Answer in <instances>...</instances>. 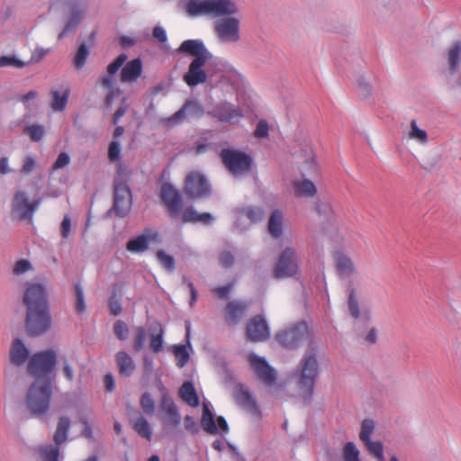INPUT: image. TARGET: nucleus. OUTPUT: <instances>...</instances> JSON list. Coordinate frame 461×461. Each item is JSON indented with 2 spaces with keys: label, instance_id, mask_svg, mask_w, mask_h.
Wrapping results in <instances>:
<instances>
[{
  "label": "nucleus",
  "instance_id": "obj_4",
  "mask_svg": "<svg viewBox=\"0 0 461 461\" xmlns=\"http://www.w3.org/2000/svg\"><path fill=\"white\" fill-rule=\"evenodd\" d=\"M185 8L191 17L200 15L222 17L235 15L240 11L233 0H188Z\"/></svg>",
  "mask_w": 461,
  "mask_h": 461
},
{
  "label": "nucleus",
  "instance_id": "obj_48",
  "mask_svg": "<svg viewBox=\"0 0 461 461\" xmlns=\"http://www.w3.org/2000/svg\"><path fill=\"white\" fill-rule=\"evenodd\" d=\"M23 132L28 134L32 141L39 142L45 134V127L41 124H32L25 127Z\"/></svg>",
  "mask_w": 461,
  "mask_h": 461
},
{
  "label": "nucleus",
  "instance_id": "obj_14",
  "mask_svg": "<svg viewBox=\"0 0 461 461\" xmlns=\"http://www.w3.org/2000/svg\"><path fill=\"white\" fill-rule=\"evenodd\" d=\"M247 339L251 342L266 341L270 337V329L265 317L258 314L248 321L246 325Z\"/></svg>",
  "mask_w": 461,
  "mask_h": 461
},
{
  "label": "nucleus",
  "instance_id": "obj_54",
  "mask_svg": "<svg viewBox=\"0 0 461 461\" xmlns=\"http://www.w3.org/2000/svg\"><path fill=\"white\" fill-rule=\"evenodd\" d=\"M74 294L76 298V310L78 313H82L86 311V303L84 290L80 284L74 285Z\"/></svg>",
  "mask_w": 461,
  "mask_h": 461
},
{
  "label": "nucleus",
  "instance_id": "obj_27",
  "mask_svg": "<svg viewBox=\"0 0 461 461\" xmlns=\"http://www.w3.org/2000/svg\"><path fill=\"white\" fill-rule=\"evenodd\" d=\"M283 223H284V214L278 210L275 209L268 219L267 222V230L269 235L273 239H279L283 235Z\"/></svg>",
  "mask_w": 461,
  "mask_h": 461
},
{
  "label": "nucleus",
  "instance_id": "obj_47",
  "mask_svg": "<svg viewBox=\"0 0 461 461\" xmlns=\"http://www.w3.org/2000/svg\"><path fill=\"white\" fill-rule=\"evenodd\" d=\"M296 190L303 196L312 197L317 193V188L314 183L308 179H303L296 183Z\"/></svg>",
  "mask_w": 461,
  "mask_h": 461
},
{
  "label": "nucleus",
  "instance_id": "obj_59",
  "mask_svg": "<svg viewBox=\"0 0 461 461\" xmlns=\"http://www.w3.org/2000/svg\"><path fill=\"white\" fill-rule=\"evenodd\" d=\"M69 162H70L69 155L66 152H60L58 155V158L55 160V162L52 164L51 169L54 171V170L63 168V167H67L69 164Z\"/></svg>",
  "mask_w": 461,
  "mask_h": 461
},
{
  "label": "nucleus",
  "instance_id": "obj_6",
  "mask_svg": "<svg viewBox=\"0 0 461 461\" xmlns=\"http://www.w3.org/2000/svg\"><path fill=\"white\" fill-rule=\"evenodd\" d=\"M52 384L50 382H33L28 388L25 403L33 417L41 418L49 411L52 396Z\"/></svg>",
  "mask_w": 461,
  "mask_h": 461
},
{
  "label": "nucleus",
  "instance_id": "obj_2",
  "mask_svg": "<svg viewBox=\"0 0 461 461\" xmlns=\"http://www.w3.org/2000/svg\"><path fill=\"white\" fill-rule=\"evenodd\" d=\"M176 52L194 57V59L189 65L188 71L184 75V81L190 87L196 86L206 81L207 74L205 70L203 69V67L207 62H209L210 66L216 65L212 54L206 49L201 40L184 41L176 50Z\"/></svg>",
  "mask_w": 461,
  "mask_h": 461
},
{
  "label": "nucleus",
  "instance_id": "obj_45",
  "mask_svg": "<svg viewBox=\"0 0 461 461\" xmlns=\"http://www.w3.org/2000/svg\"><path fill=\"white\" fill-rule=\"evenodd\" d=\"M157 258L161 266L169 273H173L176 269V262L173 256L167 254L163 249H159L156 253Z\"/></svg>",
  "mask_w": 461,
  "mask_h": 461
},
{
  "label": "nucleus",
  "instance_id": "obj_29",
  "mask_svg": "<svg viewBox=\"0 0 461 461\" xmlns=\"http://www.w3.org/2000/svg\"><path fill=\"white\" fill-rule=\"evenodd\" d=\"M30 355L29 349L20 339H15L11 348V361L16 366L23 365Z\"/></svg>",
  "mask_w": 461,
  "mask_h": 461
},
{
  "label": "nucleus",
  "instance_id": "obj_11",
  "mask_svg": "<svg viewBox=\"0 0 461 461\" xmlns=\"http://www.w3.org/2000/svg\"><path fill=\"white\" fill-rule=\"evenodd\" d=\"M184 191L185 195L191 199L208 198L212 194L210 183L202 173L197 171L187 175Z\"/></svg>",
  "mask_w": 461,
  "mask_h": 461
},
{
  "label": "nucleus",
  "instance_id": "obj_53",
  "mask_svg": "<svg viewBox=\"0 0 461 461\" xmlns=\"http://www.w3.org/2000/svg\"><path fill=\"white\" fill-rule=\"evenodd\" d=\"M113 334L115 335V337L121 341L125 340L128 338L129 333H130L128 325L122 320H117L113 323Z\"/></svg>",
  "mask_w": 461,
  "mask_h": 461
},
{
  "label": "nucleus",
  "instance_id": "obj_49",
  "mask_svg": "<svg viewBox=\"0 0 461 461\" xmlns=\"http://www.w3.org/2000/svg\"><path fill=\"white\" fill-rule=\"evenodd\" d=\"M134 332L132 348L136 352H140L143 349L146 341V330L142 326H138L134 328Z\"/></svg>",
  "mask_w": 461,
  "mask_h": 461
},
{
  "label": "nucleus",
  "instance_id": "obj_9",
  "mask_svg": "<svg viewBox=\"0 0 461 461\" xmlns=\"http://www.w3.org/2000/svg\"><path fill=\"white\" fill-rule=\"evenodd\" d=\"M132 207V194L130 186L123 181L114 179L113 199L112 207L106 212V216L114 213L119 218H125Z\"/></svg>",
  "mask_w": 461,
  "mask_h": 461
},
{
  "label": "nucleus",
  "instance_id": "obj_20",
  "mask_svg": "<svg viewBox=\"0 0 461 461\" xmlns=\"http://www.w3.org/2000/svg\"><path fill=\"white\" fill-rule=\"evenodd\" d=\"M234 398L240 406L252 413L253 415L260 418L261 411L257 403L256 399L250 393L249 389L242 384H239L234 390Z\"/></svg>",
  "mask_w": 461,
  "mask_h": 461
},
{
  "label": "nucleus",
  "instance_id": "obj_41",
  "mask_svg": "<svg viewBox=\"0 0 461 461\" xmlns=\"http://www.w3.org/2000/svg\"><path fill=\"white\" fill-rule=\"evenodd\" d=\"M343 461H361L360 452L352 441L347 442L342 449Z\"/></svg>",
  "mask_w": 461,
  "mask_h": 461
},
{
  "label": "nucleus",
  "instance_id": "obj_36",
  "mask_svg": "<svg viewBox=\"0 0 461 461\" xmlns=\"http://www.w3.org/2000/svg\"><path fill=\"white\" fill-rule=\"evenodd\" d=\"M149 348L154 353L163 350V329L159 323L151 329Z\"/></svg>",
  "mask_w": 461,
  "mask_h": 461
},
{
  "label": "nucleus",
  "instance_id": "obj_19",
  "mask_svg": "<svg viewBox=\"0 0 461 461\" xmlns=\"http://www.w3.org/2000/svg\"><path fill=\"white\" fill-rule=\"evenodd\" d=\"M30 208V200L27 194L24 191H17L11 204L12 215L20 221H32V216Z\"/></svg>",
  "mask_w": 461,
  "mask_h": 461
},
{
  "label": "nucleus",
  "instance_id": "obj_15",
  "mask_svg": "<svg viewBox=\"0 0 461 461\" xmlns=\"http://www.w3.org/2000/svg\"><path fill=\"white\" fill-rule=\"evenodd\" d=\"M249 359L257 377L259 380L269 386L276 383L277 378L276 371L269 365L266 358L251 353Z\"/></svg>",
  "mask_w": 461,
  "mask_h": 461
},
{
  "label": "nucleus",
  "instance_id": "obj_63",
  "mask_svg": "<svg viewBox=\"0 0 461 461\" xmlns=\"http://www.w3.org/2000/svg\"><path fill=\"white\" fill-rule=\"evenodd\" d=\"M49 51L50 49L45 50L41 47H37L32 52L30 61H28L27 63H29V65L33 63H39L44 59V57Z\"/></svg>",
  "mask_w": 461,
  "mask_h": 461
},
{
  "label": "nucleus",
  "instance_id": "obj_16",
  "mask_svg": "<svg viewBox=\"0 0 461 461\" xmlns=\"http://www.w3.org/2000/svg\"><path fill=\"white\" fill-rule=\"evenodd\" d=\"M251 302L248 300H233L224 309V320L229 326L238 325L246 316Z\"/></svg>",
  "mask_w": 461,
  "mask_h": 461
},
{
  "label": "nucleus",
  "instance_id": "obj_40",
  "mask_svg": "<svg viewBox=\"0 0 461 461\" xmlns=\"http://www.w3.org/2000/svg\"><path fill=\"white\" fill-rule=\"evenodd\" d=\"M348 306L349 313L353 318L358 319L360 317L359 304L356 296V290L351 285L348 286Z\"/></svg>",
  "mask_w": 461,
  "mask_h": 461
},
{
  "label": "nucleus",
  "instance_id": "obj_64",
  "mask_svg": "<svg viewBox=\"0 0 461 461\" xmlns=\"http://www.w3.org/2000/svg\"><path fill=\"white\" fill-rule=\"evenodd\" d=\"M184 425L185 429L192 434H197L200 430L199 426L195 422L194 419L190 415H186L184 418Z\"/></svg>",
  "mask_w": 461,
  "mask_h": 461
},
{
  "label": "nucleus",
  "instance_id": "obj_8",
  "mask_svg": "<svg viewBox=\"0 0 461 461\" xmlns=\"http://www.w3.org/2000/svg\"><path fill=\"white\" fill-rule=\"evenodd\" d=\"M299 271L297 253L294 249L287 247L279 254L272 270V277L276 280L294 278Z\"/></svg>",
  "mask_w": 461,
  "mask_h": 461
},
{
  "label": "nucleus",
  "instance_id": "obj_10",
  "mask_svg": "<svg viewBox=\"0 0 461 461\" xmlns=\"http://www.w3.org/2000/svg\"><path fill=\"white\" fill-rule=\"evenodd\" d=\"M220 157L225 167L233 175H242L251 170L253 159L250 155L234 149H222Z\"/></svg>",
  "mask_w": 461,
  "mask_h": 461
},
{
  "label": "nucleus",
  "instance_id": "obj_26",
  "mask_svg": "<svg viewBox=\"0 0 461 461\" xmlns=\"http://www.w3.org/2000/svg\"><path fill=\"white\" fill-rule=\"evenodd\" d=\"M182 220L184 222H201L203 225H210L214 221V217L210 212L199 213L196 210L190 206L184 210Z\"/></svg>",
  "mask_w": 461,
  "mask_h": 461
},
{
  "label": "nucleus",
  "instance_id": "obj_32",
  "mask_svg": "<svg viewBox=\"0 0 461 461\" xmlns=\"http://www.w3.org/2000/svg\"><path fill=\"white\" fill-rule=\"evenodd\" d=\"M100 83L102 86L108 89V93L104 100V105L105 108H110L113 105L114 98L119 96L122 91L119 87L114 86V80L111 77H101Z\"/></svg>",
  "mask_w": 461,
  "mask_h": 461
},
{
  "label": "nucleus",
  "instance_id": "obj_5",
  "mask_svg": "<svg viewBox=\"0 0 461 461\" xmlns=\"http://www.w3.org/2000/svg\"><path fill=\"white\" fill-rule=\"evenodd\" d=\"M57 353L53 349H46L35 353L27 365V371L35 381L53 384L56 380L55 367Z\"/></svg>",
  "mask_w": 461,
  "mask_h": 461
},
{
  "label": "nucleus",
  "instance_id": "obj_25",
  "mask_svg": "<svg viewBox=\"0 0 461 461\" xmlns=\"http://www.w3.org/2000/svg\"><path fill=\"white\" fill-rule=\"evenodd\" d=\"M115 359L119 374L122 376L129 377L133 374L136 366L132 357L126 351H118L115 355Z\"/></svg>",
  "mask_w": 461,
  "mask_h": 461
},
{
  "label": "nucleus",
  "instance_id": "obj_35",
  "mask_svg": "<svg viewBox=\"0 0 461 461\" xmlns=\"http://www.w3.org/2000/svg\"><path fill=\"white\" fill-rule=\"evenodd\" d=\"M241 215L246 216L251 223H258L265 219L266 212L263 207L249 205L239 209Z\"/></svg>",
  "mask_w": 461,
  "mask_h": 461
},
{
  "label": "nucleus",
  "instance_id": "obj_1",
  "mask_svg": "<svg viewBox=\"0 0 461 461\" xmlns=\"http://www.w3.org/2000/svg\"><path fill=\"white\" fill-rule=\"evenodd\" d=\"M23 304L26 306L25 329L29 337H39L51 326V315L45 287L32 284L25 290Z\"/></svg>",
  "mask_w": 461,
  "mask_h": 461
},
{
  "label": "nucleus",
  "instance_id": "obj_21",
  "mask_svg": "<svg viewBox=\"0 0 461 461\" xmlns=\"http://www.w3.org/2000/svg\"><path fill=\"white\" fill-rule=\"evenodd\" d=\"M158 238V232L151 229H145L143 233L130 239L126 242V249L132 253H142L149 249L150 241H156Z\"/></svg>",
  "mask_w": 461,
  "mask_h": 461
},
{
  "label": "nucleus",
  "instance_id": "obj_22",
  "mask_svg": "<svg viewBox=\"0 0 461 461\" xmlns=\"http://www.w3.org/2000/svg\"><path fill=\"white\" fill-rule=\"evenodd\" d=\"M210 114L223 122H230L242 115L240 109L229 102L220 103Z\"/></svg>",
  "mask_w": 461,
  "mask_h": 461
},
{
  "label": "nucleus",
  "instance_id": "obj_23",
  "mask_svg": "<svg viewBox=\"0 0 461 461\" xmlns=\"http://www.w3.org/2000/svg\"><path fill=\"white\" fill-rule=\"evenodd\" d=\"M82 19L83 11L79 8L78 5L73 4L67 16L65 26L58 35V40H62L68 33L75 32L80 24Z\"/></svg>",
  "mask_w": 461,
  "mask_h": 461
},
{
  "label": "nucleus",
  "instance_id": "obj_24",
  "mask_svg": "<svg viewBox=\"0 0 461 461\" xmlns=\"http://www.w3.org/2000/svg\"><path fill=\"white\" fill-rule=\"evenodd\" d=\"M142 62L140 58L134 59L126 63L121 71V81L134 82L141 75Z\"/></svg>",
  "mask_w": 461,
  "mask_h": 461
},
{
  "label": "nucleus",
  "instance_id": "obj_52",
  "mask_svg": "<svg viewBox=\"0 0 461 461\" xmlns=\"http://www.w3.org/2000/svg\"><path fill=\"white\" fill-rule=\"evenodd\" d=\"M127 55L125 53L120 54L115 59H113L108 66H107V75L104 77H111L113 78V76L119 71V69L122 67L124 62L127 59Z\"/></svg>",
  "mask_w": 461,
  "mask_h": 461
},
{
  "label": "nucleus",
  "instance_id": "obj_58",
  "mask_svg": "<svg viewBox=\"0 0 461 461\" xmlns=\"http://www.w3.org/2000/svg\"><path fill=\"white\" fill-rule=\"evenodd\" d=\"M220 265L225 268L231 267L235 263V258L230 251L224 250L219 256Z\"/></svg>",
  "mask_w": 461,
  "mask_h": 461
},
{
  "label": "nucleus",
  "instance_id": "obj_17",
  "mask_svg": "<svg viewBox=\"0 0 461 461\" xmlns=\"http://www.w3.org/2000/svg\"><path fill=\"white\" fill-rule=\"evenodd\" d=\"M126 414L134 431L140 437L149 441L152 438V429L144 415L138 409L131 406L127 407Z\"/></svg>",
  "mask_w": 461,
  "mask_h": 461
},
{
  "label": "nucleus",
  "instance_id": "obj_50",
  "mask_svg": "<svg viewBox=\"0 0 461 461\" xmlns=\"http://www.w3.org/2000/svg\"><path fill=\"white\" fill-rule=\"evenodd\" d=\"M166 413H167V415L163 419L164 425L171 426L173 428L179 426V424L181 422V415H180L176 406V407L172 406L171 408H168V411H166Z\"/></svg>",
  "mask_w": 461,
  "mask_h": 461
},
{
  "label": "nucleus",
  "instance_id": "obj_3",
  "mask_svg": "<svg viewBox=\"0 0 461 461\" xmlns=\"http://www.w3.org/2000/svg\"><path fill=\"white\" fill-rule=\"evenodd\" d=\"M317 352V342L313 339H309L307 348L298 366L300 375L297 385L306 402H310L312 398L315 383L320 374Z\"/></svg>",
  "mask_w": 461,
  "mask_h": 461
},
{
  "label": "nucleus",
  "instance_id": "obj_37",
  "mask_svg": "<svg viewBox=\"0 0 461 461\" xmlns=\"http://www.w3.org/2000/svg\"><path fill=\"white\" fill-rule=\"evenodd\" d=\"M367 453L377 461H385L384 445L381 441H373L371 438L362 442Z\"/></svg>",
  "mask_w": 461,
  "mask_h": 461
},
{
  "label": "nucleus",
  "instance_id": "obj_62",
  "mask_svg": "<svg viewBox=\"0 0 461 461\" xmlns=\"http://www.w3.org/2000/svg\"><path fill=\"white\" fill-rule=\"evenodd\" d=\"M357 85L360 88L361 95L364 98H367L372 94V86L365 79L363 76L358 77Z\"/></svg>",
  "mask_w": 461,
  "mask_h": 461
},
{
  "label": "nucleus",
  "instance_id": "obj_56",
  "mask_svg": "<svg viewBox=\"0 0 461 461\" xmlns=\"http://www.w3.org/2000/svg\"><path fill=\"white\" fill-rule=\"evenodd\" d=\"M410 137L411 139L418 140L420 142H426L428 140L427 132L417 126V122L415 120H412L411 122Z\"/></svg>",
  "mask_w": 461,
  "mask_h": 461
},
{
  "label": "nucleus",
  "instance_id": "obj_61",
  "mask_svg": "<svg viewBox=\"0 0 461 461\" xmlns=\"http://www.w3.org/2000/svg\"><path fill=\"white\" fill-rule=\"evenodd\" d=\"M268 123L266 120H260L256 126L254 135L257 138H266L268 136Z\"/></svg>",
  "mask_w": 461,
  "mask_h": 461
},
{
  "label": "nucleus",
  "instance_id": "obj_43",
  "mask_svg": "<svg viewBox=\"0 0 461 461\" xmlns=\"http://www.w3.org/2000/svg\"><path fill=\"white\" fill-rule=\"evenodd\" d=\"M174 355L176 360V366L179 368L184 367L189 361L190 354L185 345L174 346Z\"/></svg>",
  "mask_w": 461,
  "mask_h": 461
},
{
  "label": "nucleus",
  "instance_id": "obj_44",
  "mask_svg": "<svg viewBox=\"0 0 461 461\" xmlns=\"http://www.w3.org/2000/svg\"><path fill=\"white\" fill-rule=\"evenodd\" d=\"M39 452L43 461H59V446H43L41 447Z\"/></svg>",
  "mask_w": 461,
  "mask_h": 461
},
{
  "label": "nucleus",
  "instance_id": "obj_55",
  "mask_svg": "<svg viewBox=\"0 0 461 461\" xmlns=\"http://www.w3.org/2000/svg\"><path fill=\"white\" fill-rule=\"evenodd\" d=\"M29 63L24 62L15 56H1L0 57V68L4 67H14L18 68H23L26 66H28Z\"/></svg>",
  "mask_w": 461,
  "mask_h": 461
},
{
  "label": "nucleus",
  "instance_id": "obj_28",
  "mask_svg": "<svg viewBox=\"0 0 461 461\" xmlns=\"http://www.w3.org/2000/svg\"><path fill=\"white\" fill-rule=\"evenodd\" d=\"M178 395L183 402H186L191 407H197L199 405V397L191 381H185L180 386Z\"/></svg>",
  "mask_w": 461,
  "mask_h": 461
},
{
  "label": "nucleus",
  "instance_id": "obj_30",
  "mask_svg": "<svg viewBox=\"0 0 461 461\" xmlns=\"http://www.w3.org/2000/svg\"><path fill=\"white\" fill-rule=\"evenodd\" d=\"M201 426L205 432L211 435H217L219 433L218 427L214 420V415L209 407V402H203Z\"/></svg>",
  "mask_w": 461,
  "mask_h": 461
},
{
  "label": "nucleus",
  "instance_id": "obj_51",
  "mask_svg": "<svg viewBox=\"0 0 461 461\" xmlns=\"http://www.w3.org/2000/svg\"><path fill=\"white\" fill-rule=\"evenodd\" d=\"M375 430V422L371 419H365L361 422L359 439L361 442L371 438Z\"/></svg>",
  "mask_w": 461,
  "mask_h": 461
},
{
  "label": "nucleus",
  "instance_id": "obj_42",
  "mask_svg": "<svg viewBox=\"0 0 461 461\" xmlns=\"http://www.w3.org/2000/svg\"><path fill=\"white\" fill-rule=\"evenodd\" d=\"M69 91L66 90L62 95L59 91H52L51 107L54 111H63L66 108Z\"/></svg>",
  "mask_w": 461,
  "mask_h": 461
},
{
  "label": "nucleus",
  "instance_id": "obj_34",
  "mask_svg": "<svg viewBox=\"0 0 461 461\" xmlns=\"http://www.w3.org/2000/svg\"><path fill=\"white\" fill-rule=\"evenodd\" d=\"M448 66L449 73L451 76L456 74L460 63H461V41H456L453 43L452 47L448 50Z\"/></svg>",
  "mask_w": 461,
  "mask_h": 461
},
{
  "label": "nucleus",
  "instance_id": "obj_46",
  "mask_svg": "<svg viewBox=\"0 0 461 461\" xmlns=\"http://www.w3.org/2000/svg\"><path fill=\"white\" fill-rule=\"evenodd\" d=\"M140 404L145 414L152 416L155 413L156 407L155 402L149 392H145L141 394L140 399Z\"/></svg>",
  "mask_w": 461,
  "mask_h": 461
},
{
  "label": "nucleus",
  "instance_id": "obj_33",
  "mask_svg": "<svg viewBox=\"0 0 461 461\" xmlns=\"http://www.w3.org/2000/svg\"><path fill=\"white\" fill-rule=\"evenodd\" d=\"M336 268L341 277H348L355 272L353 261L342 253L336 258Z\"/></svg>",
  "mask_w": 461,
  "mask_h": 461
},
{
  "label": "nucleus",
  "instance_id": "obj_57",
  "mask_svg": "<svg viewBox=\"0 0 461 461\" xmlns=\"http://www.w3.org/2000/svg\"><path fill=\"white\" fill-rule=\"evenodd\" d=\"M121 144L118 140H112L108 147V158L112 162H115L120 159Z\"/></svg>",
  "mask_w": 461,
  "mask_h": 461
},
{
  "label": "nucleus",
  "instance_id": "obj_7",
  "mask_svg": "<svg viewBox=\"0 0 461 461\" xmlns=\"http://www.w3.org/2000/svg\"><path fill=\"white\" fill-rule=\"evenodd\" d=\"M311 332L305 321H299L275 334V340L287 350H295L309 339Z\"/></svg>",
  "mask_w": 461,
  "mask_h": 461
},
{
  "label": "nucleus",
  "instance_id": "obj_39",
  "mask_svg": "<svg viewBox=\"0 0 461 461\" xmlns=\"http://www.w3.org/2000/svg\"><path fill=\"white\" fill-rule=\"evenodd\" d=\"M108 308L110 314L113 316H118L121 314L122 307V295L121 292L113 289L112 294L108 300Z\"/></svg>",
  "mask_w": 461,
  "mask_h": 461
},
{
  "label": "nucleus",
  "instance_id": "obj_38",
  "mask_svg": "<svg viewBox=\"0 0 461 461\" xmlns=\"http://www.w3.org/2000/svg\"><path fill=\"white\" fill-rule=\"evenodd\" d=\"M90 54L89 47L86 45V42H81L77 50L76 51L75 57H74V65L77 69H81L86 62V59Z\"/></svg>",
  "mask_w": 461,
  "mask_h": 461
},
{
  "label": "nucleus",
  "instance_id": "obj_18",
  "mask_svg": "<svg viewBox=\"0 0 461 461\" xmlns=\"http://www.w3.org/2000/svg\"><path fill=\"white\" fill-rule=\"evenodd\" d=\"M160 196L164 204L167 207L171 217L179 214L182 207V197L179 192L170 183H164L161 185Z\"/></svg>",
  "mask_w": 461,
  "mask_h": 461
},
{
  "label": "nucleus",
  "instance_id": "obj_13",
  "mask_svg": "<svg viewBox=\"0 0 461 461\" xmlns=\"http://www.w3.org/2000/svg\"><path fill=\"white\" fill-rule=\"evenodd\" d=\"M204 115V107L196 99H186L182 107L167 119L168 122L175 124L185 121L201 119Z\"/></svg>",
  "mask_w": 461,
  "mask_h": 461
},
{
  "label": "nucleus",
  "instance_id": "obj_60",
  "mask_svg": "<svg viewBox=\"0 0 461 461\" xmlns=\"http://www.w3.org/2000/svg\"><path fill=\"white\" fill-rule=\"evenodd\" d=\"M160 390L163 392L161 402H160V409L164 411H167L168 408L176 407V403L174 402V400L172 397L167 393L166 391V388L161 385Z\"/></svg>",
  "mask_w": 461,
  "mask_h": 461
},
{
  "label": "nucleus",
  "instance_id": "obj_31",
  "mask_svg": "<svg viewBox=\"0 0 461 461\" xmlns=\"http://www.w3.org/2000/svg\"><path fill=\"white\" fill-rule=\"evenodd\" d=\"M70 424L71 421L68 416L59 417L55 433L53 435V441L55 445L60 446L65 441H67Z\"/></svg>",
  "mask_w": 461,
  "mask_h": 461
},
{
  "label": "nucleus",
  "instance_id": "obj_12",
  "mask_svg": "<svg viewBox=\"0 0 461 461\" xmlns=\"http://www.w3.org/2000/svg\"><path fill=\"white\" fill-rule=\"evenodd\" d=\"M214 31L221 41L236 42L240 40V20L231 15L222 16L215 22Z\"/></svg>",
  "mask_w": 461,
  "mask_h": 461
}]
</instances>
